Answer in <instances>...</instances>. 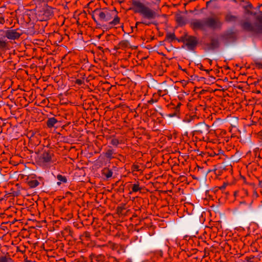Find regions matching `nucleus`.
<instances>
[{
  "instance_id": "nucleus-29",
  "label": "nucleus",
  "mask_w": 262,
  "mask_h": 262,
  "mask_svg": "<svg viewBox=\"0 0 262 262\" xmlns=\"http://www.w3.org/2000/svg\"><path fill=\"white\" fill-rule=\"evenodd\" d=\"M206 61H208L209 62V64H212V60H210V59H207L206 60Z\"/></svg>"
},
{
  "instance_id": "nucleus-10",
  "label": "nucleus",
  "mask_w": 262,
  "mask_h": 262,
  "mask_svg": "<svg viewBox=\"0 0 262 262\" xmlns=\"http://www.w3.org/2000/svg\"><path fill=\"white\" fill-rule=\"evenodd\" d=\"M57 122L58 120L55 118H49L47 121V125L48 128H51L54 127Z\"/></svg>"
},
{
  "instance_id": "nucleus-23",
  "label": "nucleus",
  "mask_w": 262,
  "mask_h": 262,
  "mask_svg": "<svg viewBox=\"0 0 262 262\" xmlns=\"http://www.w3.org/2000/svg\"><path fill=\"white\" fill-rule=\"evenodd\" d=\"M84 82L83 79H77L76 80L75 83L78 85H81Z\"/></svg>"
},
{
  "instance_id": "nucleus-26",
  "label": "nucleus",
  "mask_w": 262,
  "mask_h": 262,
  "mask_svg": "<svg viewBox=\"0 0 262 262\" xmlns=\"http://www.w3.org/2000/svg\"><path fill=\"white\" fill-rule=\"evenodd\" d=\"M180 69L185 72L186 74H187V72H189L190 70H188V68H182V67H179Z\"/></svg>"
},
{
  "instance_id": "nucleus-3",
  "label": "nucleus",
  "mask_w": 262,
  "mask_h": 262,
  "mask_svg": "<svg viewBox=\"0 0 262 262\" xmlns=\"http://www.w3.org/2000/svg\"><path fill=\"white\" fill-rule=\"evenodd\" d=\"M115 12L107 9H96L93 12L92 17L94 20L98 17L101 21H108L110 20Z\"/></svg>"
},
{
  "instance_id": "nucleus-7",
  "label": "nucleus",
  "mask_w": 262,
  "mask_h": 262,
  "mask_svg": "<svg viewBox=\"0 0 262 262\" xmlns=\"http://www.w3.org/2000/svg\"><path fill=\"white\" fill-rule=\"evenodd\" d=\"M191 25L195 29L205 30L206 28V20L194 19L191 21Z\"/></svg>"
},
{
  "instance_id": "nucleus-32",
  "label": "nucleus",
  "mask_w": 262,
  "mask_h": 262,
  "mask_svg": "<svg viewBox=\"0 0 262 262\" xmlns=\"http://www.w3.org/2000/svg\"><path fill=\"white\" fill-rule=\"evenodd\" d=\"M172 36H173V35H172V34L170 35V37H172Z\"/></svg>"
},
{
  "instance_id": "nucleus-30",
  "label": "nucleus",
  "mask_w": 262,
  "mask_h": 262,
  "mask_svg": "<svg viewBox=\"0 0 262 262\" xmlns=\"http://www.w3.org/2000/svg\"><path fill=\"white\" fill-rule=\"evenodd\" d=\"M24 262H32L31 260H27V259H26Z\"/></svg>"
},
{
  "instance_id": "nucleus-28",
  "label": "nucleus",
  "mask_w": 262,
  "mask_h": 262,
  "mask_svg": "<svg viewBox=\"0 0 262 262\" xmlns=\"http://www.w3.org/2000/svg\"><path fill=\"white\" fill-rule=\"evenodd\" d=\"M177 21L179 23H183V21H182V18L181 17H177Z\"/></svg>"
},
{
  "instance_id": "nucleus-27",
  "label": "nucleus",
  "mask_w": 262,
  "mask_h": 262,
  "mask_svg": "<svg viewBox=\"0 0 262 262\" xmlns=\"http://www.w3.org/2000/svg\"><path fill=\"white\" fill-rule=\"evenodd\" d=\"M157 100L156 99H151L148 101V103L150 104H153L155 102H156Z\"/></svg>"
},
{
  "instance_id": "nucleus-11",
  "label": "nucleus",
  "mask_w": 262,
  "mask_h": 262,
  "mask_svg": "<svg viewBox=\"0 0 262 262\" xmlns=\"http://www.w3.org/2000/svg\"><path fill=\"white\" fill-rule=\"evenodd\" d=\"M102 173L106 179H109L112 177L113 172L112 170L108 168H104L102 170Z\"/></svg>"
},
{
  "instance_id": "nucleus-5",
  "label": "nucleus",
  "mask_w": 262,
  "mask_h": 262,
  "mask_svg": "<svg viewBox=\"0 0 262 262\" xmlns=\"http://www.w3.org/2000/svg\"><path fill=\"white\" fill-rule=\"evenodd\" d=\"M207 67H200V70L201 71V74L206 77L212 79L213 80L215 79V76H220V70L218 69L207 68Z\"/></svg>"
},
{
  "instance_id": "nucleus-31",
  "label": "nucleus",
  "mask_w": 262,
  "mask_h": 262,
  "mask_svg": "<svg viewBox=\"0 0 262 262\" xmlns=\"http://www.w3.org/2000/svg\"><path fill=\"white\" fill-rule=\"evenodd\" d=\"M169 116L170 117H172L174 116V115L173 114H169Z\"/></svg>"
},
{
  "instance_id": "nucleus-4",
  "label": "nucleus",
  "mask_w": 262,
  "mask_h": 262,
  "mask_svg": "<svg viewBox=\"0 0 262 262\" xmlns=\"http://www.w3.org/2000/svg\"><path fill=\"white\" fill-rule=\"evenodd\" d=\"M210 126L204 122L196 124L195 129L193 131V135L200 136L204 140V135H207L209 132Z\"/></svg>"
},
{
  "instance_id": "nucleus-12",
  "label": "nucleus",
  "mask_w": 262,
  "mask_h": 262,
  "mask_svg": "<svg viewBox=\"0 0 262 262\" xmlns=\"http://www.w3.org/2000/svg\"><path fill=\"white\" fill-rule=\"evenodd\" d=\"M236 20V17L232 15L231 13H227L225 16V20L227 22H235Z\"/></svg>"
},
{
  "instance_id": "nucleus-1",
  "label": "nucleus",
  "mask_w": 262,
  "mask_h": 262,
  "mask_svg": "<svg viewBox=\"0 0 262 262\" xmlns=\"http://www.w3.org/2000/svg\"><path fill=\"white\" fill-rule=\"evenodd\" d=\"M132 9L135 13H139L142 16L143 19L141 22H137L136 27L140 24L149 25L151 24L149 20L156 18V13L149 7L146 6L143 3L139 1L135 0L132 3Z\"/></svg>"
},
{
  "instance_id": "nucleus-2",
  "label": "nucleus",
  "mask_w": 262,
  "mask_h": 262,
  "mask_svg": "<svg viewBox=\"0 0 262 262\" xmlns=\"http://www.w3.org/2000/svg\"><path fill=\"white\" fill-rule=\"evenodd\" d=\"M38 162L42 166L50 167L58 162L54 152L50 149H45L38 156Z\"/></svg>"
},
{
  "instance_id": "nucleus-9",
  "label": "nucleus",
  "mask_w": 262,
  "mask_h": 262,
  "mask_svg": "<svg viewBox=\"0 0 262 262\" xmlns=\"http://www.w3.org/2000/svg\"><path fill=\"white\" fill-rule=\"evenodd\" d=\"M197 43V39L195 37H190L188 39L186 45L189 49H192Z\"/></svg>"
},
{
  "instance_id": "nucleus-8",
  "label": "nucleus",
  "mask_w": 262,
  "mask_h": 262,
  "mask_svg": "<svg viewBox=\"0 0 262 262\" xmlns=\"http://www.w3.org/2000/svg\"><path fill=\"white\" fill-rule=\"evenodd\" d=\"M20 36V33L18 32L17 30H9L6 32V36L9 39L15 40Z\"/></svg>"
},
{
  "instance_id": "nucleus-33",
  "label": "nucleus",
  "mask_w": 262,
  "mask_h": 262,
  "mask_svg": "<svg viewBox=\"0 0 262 262\" xmlns=\"http://www.w3.org/2000/svg\"><path fill=\"white\" fill-rule=\"evenodd\" d=\"M225 188V186H223V187H222V188Z\"/></svg>"
},
{
  "instance_id": "nucleus-6",
  "label": "nucleus",
  "mask_w": 262,
  "mask_h": 262,
  "mask_svg": "<svg viewBox=\"0 0 262 262\" xmlns=\"http://www.w3.org/2000/svg\"><path fill=\"white\" fill-rule=\"evenodd\" d=\"M206 20V28L217 29L221 27L222 23L217 18L209 17Z\"/></svg>"
},
{
  "instance_id": "nucleus-25",
  "label": "nucleus",
  "mask_w": 262,
  "mask_h": 262,
  "mask_svg": "<svg viewBox=\"0 0 262 262\" xmlns=\"http://www.w3.org/2000/svg\"><path fill=\"white\" fill-rule=\"evenodd\" d=\"M158 93L159 95L163 96V95H164L166 94L167 92H166V90H164V93H163L162 90H159L158 91Z\"/></svg>"
},
{
  "instance_id": "nucleus-14",
  "label": "nucleus",
  "mask_w": 262,
  "mask_h": 262,
  "mask_svg": "<svg viewBox=\"0 0 262 262\" xmlns=\"http://www.w3.org/2000/svg\"><path fill=\"white\" fill-rule=\"evenodd\" d=\"M28 184L30 188H35L39 185V182L37 180H30L28 181Z\"/></svg>"
},
{
  "instance_id": "nucleus-22",
  "label": "nucleus",
  "mask_w": 262,
  "mask_h": 262,
  "mask_svg": "<svg viewBox=\"0 0 262 262\" xmlns=\"http://www.w3.org/2000/svg\"><path fill=\"white\" fill-rule=\"evenodd\" d=\"M188 70H190L189 72H187V75H188V76H190V77H192L193 76V73L194 72V70L193 69L190 67H189L188 68Z\"/></svg>"
},
{
  "instance_id": "nucleus-21",
  "label": "nucleus",
  "mask_w": 262,
  "mask_h": 262,
  "mask_svg": "<svg viewBox=\"0 0 262 262\" xmlns=\"http://www.w3.org/2000/svg\"><path fill=\"white\" fill-rule=\"evenodd\" d=\"M243 27L246 29H247V30H252V27H251V25L250 23H245L244 24H243Z\"/></svg>"
},
{
  "instance_id": "nucleus-17",
  "label": "nucleus",
  "mask_w": 262,
  "mask_h": 262,
  "mask_svg": "<svg viewBox=\"0 0 262 262\" xmlns=\"http://www.w3.org/2000/svg\"><path fill=\"white\" fill-rule=\"evenodd\" d=\"M114 154V151L112 149H108L106 152L105 153V156L106 158L109 159L110 160L113 158V154Z\"/></svg>"
},
{
  "instance_id": "nucleus-19",
  "label": "nucleus",
  "mask_w": 262,
  "mask_h": 262,
  "mask_svg": "<svg viewBox=\"0 0 262 262\" xmlns=\"http://www.w3.org/2000/svg\"><path fill=\"white\" fill-rule=\"evenodd\" d=\"M129 44L128 41H122L119 43L120 47L121 48H127L129 46Z\"/></svg>"
},
{
  "instance_id": "nucleus-20",
  "label": "nucleus",
  "mask_w": 262,
  "mask_h": 262,
  "mask_svg": "<svg viewBox=\"0 0 262 262\" xmlns=\"http://www.w3.org/2000/svg\"><path fill=\"white\" fill-rule=\"evenodd\" d=\"M111 143L113 145L117 146L119 144V141L116 138H113L111 140Z\"/></svg>"
},
{
  "instance_id": "nucleus-24",
  "label": "nucleus",
  "mask_w": 262,
  "mask_h": 262,
  "mask_svg": "<svg viewBox=\"0 0 262 262\" xmlns=\"http://www.w3.org/2000/svg\"><path fill=\"white\" fill-rule=\"evenodd\" d=\"M6 46V43L4 40H0V48H3Z\"/></svg>"
},
{
  "instance_id": "nucleus-13",
  "label": "nucleus",
  "mask_w": 262,
  "mask_h": 262,
  "mask_svg": "<svg viewBox=\"0 0 262 262\" xmlns=\"http://www.w3.org/2000/svg\"><path fill=\"white\" fill-rule=\"evenodd\" d=\"M56 178L58 180V182H57V184L58 185H60L61 183H66L67 182V179L66 177L61 174H58Z\"/></svg>"
},
{
  "instance_id": "nucleus-18",
  "label": "nucleus",
  "mask_w": 262,
  "mask_h": 262,
  "mask_svg": "<svg viewBox=\"0 0 262 262\" xmlns=\"http://www.w3.org/2000/svg\"><path fill=\"white\" fill-rule=\"evenodd\" d=\"M0 262H12V259L9 256H1Z\"/></svg>"
},
{
  "instance_id": "nucleus-34",
  "label": "nucleus",
  "mask_w": 262,
  "mask_h": 262,
  "mask_svg": "<svg viewBox=\"0 0 262 262\" xmlns=\"http://www.w3.org/2000/svg\"><path fill=\"white\" fill-rule=\"evenodd\" d=\"M180 103L178 105V106H180Z\"/></svg>"
},
{
  "instance_id": "nucleus-15",
  "label": "nucleus",
  "mask_w": 262,
  "mask_h": 262,
  "mask_svg": "<svg viewBox=\"0 0 262 262\" xmlns=\"http://www.w3.org/2000/svg\"><path fill=\"white\" fill-rule=\"evenodd\" d=\"M119 20H120L119 18L117 16H116L114 18L113 20L112 21L110 22L109 25H108L109 27L111 28L114 26H116L117 24H118L119 23Z\"/></svg>"
},
{
  "instance_id": "nucleus-16",
  "label": "nucleus",
  "mask_w": 262,
  "mask_h": 262,
  "mask_svg": "<svg viewBox=\"0 0 262 262\" xmlns=\"http://www.w3.org/2000/svg\"><path fill=\"white\" fill-rule=\"evenodd\" d=\"M141 189V188L140 187L139 183L137 182L133 184L132 187V191L134 192H136L138 191H140Z\"/></svg>"
}]
</instances>
